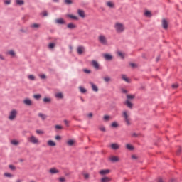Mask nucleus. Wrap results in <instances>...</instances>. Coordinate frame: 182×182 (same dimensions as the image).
<instances>
[{
  "mask_svg": "<svg viewBox=\"0 0 182 182\" xmlns=\"http://www.w3.org/2000/svg\"><path fill=\"white\" fill-rule=\"evenodd\" d=\"M122 117L127 126H130V124H132V118L130 117V112L127 110H124L122 112Z\"/></svg>",
  "mask_w": 182,
  "mask_h": 182,
  "instance_id": "f257e3e1",
  "label": "nucleus"
},
{
  "mask_svg": "<svg viewBox=\"0 0 182 182\" xmlns=\"http://www.w3.org/2000/svg\"><path fill=\"white\" fill-rule=\"evenodd\" d=\"M136 96L134 95H127V100L124 102V105L128 107V109H133V102L131 100H133Z\"/></svg>",
  "mask_w": 182,
  "mask_h": 182,
  "instance_id": "f03ea898",
  "label": "nucleus"
},
{
  "mask_svg": "<svg viewBox=\"0 0 182 182\" xmlns=\"http://www.w3.org/2000/svg\"><path fill=\"white\" fill-rule=\"evenodd\" d=\"M114 28L117 32V33H123L124 31H126V26L123 23L116 22L114 23Z\"/></svg>",
  "mask_w": 182,
  "mask_h": 182,
  "instance_id": "7ed1b4c3",
  "label": "nucleus"
},
{
  "mask_svg": "<svg viewBox=\"0 0 182 182\" xmlns=\"http://www.w3.org/2000/svg\"><path fill=\"white\" fill-rule=\"evenodd\" d=\"M16 117H18V109H14L9 112L7 119L10 120V122H14L16 120Z\"/></svg>",
  "mask_w": 182,
  "mask_h": 182,
  "instance_id": "20e7f679",
  "label": "nucleus"
},
{
  "mask_svg": "<svg viewBox=\"0 0 182 182\" xmlns=\"http://www.w3.org/2000/svg\"><path fill=\"white\" fill-rule=\"evenodd\" d=\"M98 42H100V43L101 45H103L104 46H107V45H109L107 37H106V36H105L104 34H100L98 36Z\"/></svg>",
  "mask_w": 182,
  "mask_h": 182,
  "instance_id": "39448f33",
  "label": "nucleus"
},
{
  "mask_svg": "<svg viewBox=\"0 0 182 182\" xmlns=\"http://www.w3.org/2000/svg\"><path fill=\"white\" fill-rule=\"evenodd\" d=\"M28 141L29 143H31V144H41V141H39V139L38 137L35 136V135H31L28 138Z\"/></svg>",
  "mask_w": 182,
  "mask_h": 182,
  "instance_id": "423d86ee",
  "label": "nucleus"
},
{
  "mask_svg": "<svg viewBox=\"0 0 182 182\" xmlns=\"http://www.w3.org/2000/svg\"><path fill=\"white\" fill-rule=\"evenodd\" d=\"M54 96L55 99H58L59 100H62L63 99H65V95H63V92H55Z\"/></svg>",
  "mask_w": 182,
  "mask_h": 182,
  "instance_id": "0eeeda50",
  "label": "nucleus"
},
{
  "mask_svg": "<svg viewBox=\"0 0 182 182\" xmlns=\"http://www.w3.org/2000/svg\"><path fill=\"white\" fill-rule=\"evenodd\" d=\"M6 55L11 56V58H16V52L14 50H9L6 52Z\"/></svg>",
  "mask_w": 182,
  "mask_h": 182,
  "instance_id": "6e6552de",
  "label": "nucleus"
},
{
  "mask_svg": "<svg viewBox=\"0 0 182 182\" xmlns=\"http://www.w3.org/2000/svg\"><path fill=\"white\" fill-rule=\"evenodd\" d=\"M109 160L112 163H117L120 161V158H119V156H111L109 157Z\"/></svg>",
  "mask_w": 182,
  "mask_h": 182,
  "instance_id": "1a4fd4ad",
  "label": "nucleus"
},
{
  "mask_svg": "<svg viewBox=\"0 0 182 182\" xmlns=\"http://www.w3.org/2000/svg\"><path fill=\"white\" fill-rule=\"evenodd\" d=\"M105 60H113V55L109 53H105L102 55Z\"/></svg>",
  "mask_w": 182,
  "mask_h": 182,
  "instance_id": "9d476101",
  "label": "nucleus"
},
{
  "mask_svg": "<svg viewBox=\"0 0 182 182\" xmlns=\"http://www.w3.org/2000/svg\"><path fill=\"white\" fill-rule=\"evenodd\" d=\"M110 147L112 150H119V149H120V145L117 143H112L111 144Z\"/></svg>",
  "mask_w": 182,
  "mask_h": 182,
  "instance_id": "9b49d317",
  "label": "nucleus"
},
{
  "mask_svg": "<svg viewBox=\"0 0 182 182\" xmlns=\"http://www.w3.org/2000/svg\"><path fill=\"white\" fill-rule=\"evenodd\" d=\"M85 53V47L83 46H78L77 48V53L78 55H82Z\"/></svg>",
  "mask_w": 182,
  "mask_h": 182,
  "instance_id": "f8f14e48",
  "label": "nucleus"
},
{
  "mask_svg": "<svg viewBox=\"0 0 182 182\" xmlns=\"http://www.w3.org/2000/svg\"><path fill=\"white\" fill-rule=\"evenodd\" d=\"M23 103L26 105V106H32L33 102L32 100L29 98H26L23 101Z\"/></svg>",
  "mask_w": 182,
  "mask_h": 182,
  "instance_id": "ddd939ff",
  "label": "nucleus"
},
{
  "mask_svg": "<svg viewBox=\"0 0 182 182\" xmlns=\"http://www.w3.org/2000/svg\"><path fill=\"white\" fill-rule=\"evenodd\" d=\"M110 173V170L109 169H102L99 171V174L100 176H106Z\"/></svg>",
  "mask_w": 182,
  "mask_h": 182,
  "instance_id": "4468645a",
  "label": "nucleus"
},
{
  "mask_svg": "<svg viewBox=\"0 0 182 182\" xmlns=\"http://www.w3.org/2000/svg\"><path fill=\"white\" fill-rule=\"evenodd\" d=\"M49 173H50V174H59L60 171H59V169H58L56 168H51L49 170Z\"/></svg>",
  "mask_w": 182,
  "mask_h": 182,
  "instance_id": "2eb2a0df",
  "label": "nucleus"
},
{
  "mask_svg": "<svg viewBox=\"0 0 182 182\" xmlns=\"http://www.w3.org/2000/svg\"><path fill=\"white\" fill-rule=\"evenodd\" d=\"M90 85L92 87V90H93V92H99V87H97L96 86V85H95V83L93 82H90Z\"/></svg>",
  "mask_w": 182,
  "mask_h": 182,
  "instance_id": "dca6fc26",
  "label": "nucleus"
},
{
  "mask_svg": "<svg viewBox=\"0 0 182 182\" xmlns=\"http://www.w3.org/2000/svg\"><path fill=\"white\" fill-rule=\"evenodd\" d=\"M91 64L93 66V68H95V69H96L97 70H99V63H97V61L92 60L91 62Z\"/></svg>",
  "mask_w": 182,
  "mask_h": 182,
  "instance_id": "f3484780",
  "label": "nucleus"
},
{
  "mask_svg": "<svg viewBox=\"0 0 182 182\" xmlns=\"http://www.w3.org/2000/svg\"><path fill=\"white\" fill-rule=\"evenodd\" d=\"M31 29H39L41 28V24L38 23H32L30 25Z\"/></svg>",
  "mask_w": 182,
  "mask_h": 182,
  "instance_id": "a211bd4d",
  "label": "nucleus"
},
{
  "mask_svg": "<svg viewBox=\"0 0 182 182\" xmlns=\"http://www.w3.org/2000/svg\"><path fill=\"white\" fill-rule=\"evenodd\" d=\"M162 26L164 29H167V28H168V23L167 22V20L166 19L162 20Z\"/></svg>",
  "mask_w": 182,
  "mask_h": 182,
  "instance_id": "6ab92c4d",
  "label": "nucleus"
},
{
  "mask_svg": "<svg viewBox=\"0 0 182 182\" xmlns=\"http://www.w3.org/2000/svg\"><path fill=\"white\" fill-rule=\"evenodd\" d=\"M38 117H40V119H41V120H45L48 117V116H46V114H45L42 112H39L38 114Z\"/></svg>",
  "mask_w": 182,
  "mask_h": 182,
  "instance_id": "aec40b11",
  "label": "nucleus"
},
{
  "mask_svg": "<svg viewBox=\"0 0 182 182\" xmlns=\"http://www.w3.org/2000/svg\"><path fill=\"white\" fill-rule=\"evenodd\" d=\"M47 144L50 147H55V146H56V142H55L54 141H52V140H48L47 141Z\"/></svg>",
  "mask_w": 182,
  "mask_h": 182,
  "instance_id": "412c9836",
  "label": "nucleus"
},
{
  "mask_svg": "<svg viewBox=\"0 0 182 182\" xmlns=\"http://www.w3.org/2000/svg\"><path fill=\"white\" fill-rule=\"evenodd\" d=\"M110 181H112V178L107 176H105L100 180V182H110Z\"/></svg>",
  "mask_w": 182,
  "mask_h": 182,
  "instance_id": "4be33fe9",
  "label": "nucleus"
},
{
  "mask_svg": "<svg viewBox=\"0 0 182 182\" xmlns=\"http://www.w3.org/2000/svg\"><path fill=\"white\" fill-rule=\"evenodd\" d=\"M43 102L44 103H51L52 102V98L46 97L43 99Z\"/></svg>",
  "mask_w": 182,
  "mask_h": 182,
  "instance_id": "5701e85b",
  "label": "nucleus"
},
{
  "mask_svg": "<svg viewBox=\"0 0 182 182\" xmlns=\"http://www.w3.org/2000/svg\"><path fill=\"white\" fill-rule=\"evenodd\" d=\"M68 18H70V19H73L74 21H78L79 18L76 16L72 15V14H68Z\"/></svg>",
  "mask_w": 182,
  "mask_h": 182,
  "instance_id": "b1692460",
  "label": "nucleus"
},
{
  "mask_svg": "<svg viewBox=\"0 0 182 182\" xmlns=\"http://www.w3.org/2000/svg\"><path fill=\"white\" fill-rule=\"evenodd\" d=\"M122 80H124V82H127V83H130V80L127 78L126 75H122Z\"/></svg>",
  "mask_w": 182,
  "mask_h": 182,
  "instance_id": "393cba45",
  "label": "nucleus"
},
{
  "mask_svg": "<svg viewBox=\"0 0 182 182\" xmlns=\"http://www.w3.org/2000/svg\"><path fill=\"white\" fill-rule=\"evenodd\" d=\"M55 22L59 25H63V23H65V20H63V18H58L55 20Z\"/></svg>",
  "mask_w": 182,
  "mask_h": 182,
  "instance_id": "a878e982",
  "label": "nucleus"
},
{
  "mask_svg": "<svg viewBox=\"0 0 182 182\" xmlns=\"http://www.w3.org/2000/svg\"><path fill=\"white\" fill-rule=\"evenodd\" d=\"M77 14H78L79 16H80L81 18H85V11H83L82 10L79 9L77 11Z\"/></svg>",
  "mask_w": 182,
  "mask_h": 182,
  "instance_id": "bb28decb",
  "label": "nucleus"
},
{
  "mask_svg": "<svg viewBox=\"0 0 182 182\" xmlns=\"http://www.w3.org/2000/svg\"><path fill=\"white\" fill-rule=\"evenodd\" d=\"M67 28H68V29H75L76 25L70 23L67 25Z\"/></svg>",
  "mask_w": 182,
  "mask_h": 182,
  "instance_id": "cd10ccee",
  "label": "nucleus"
},
{
  "mask_svg": "<svg viewBox=\"0 0 182 182\" xmlns=\"http://www.w3.org/2000/svg\"><path fill=\"white\" fill-rule=\"evenodd\" d=\"M117 56L120 58L121 59H124V53H122L121 51H117Z\"/></svg>",
  "mask_w": 182,
  "mask_h": 182,
  "instance_id": "c85d7f7f",
  "label": "nucleus"
},
{
  "mask_svg": "<svg viewBox=\"0 0 182 182\" xmlns=\"http://www.w3.org/2000/svg\"><path fill=\"white\" fill-rule=\"evenodd\" d=\"M126 149H127V150H134V147L130 144H126Z\"/></svg>",
  "mask_w": 182,
  "mask_h": 182,
  "instance_id": "c756f323",
  "label": "nucleus"
},
{
  "mask_svg": "<svg viewBox=\"0 0 182 182\" xmlns=\"http://www.w3.org/2000/svg\"><path fill=\"white\" fill-rule=\"evenodd\" d=\"M67 144L68 146H73V144H75V140L69 139L68 141H67Z\"/></svg>",
  "mask_w": 182,
  "mask_h": 182,
  "instance_id": "7c9ffc66",
  "label": "nucleus"
},
{
  "mask_svg": "<svg viewBox=\"0 0 182 182\" xmlns=\"http://www.w3.org/2000/svg\"><path fill=\"white\" fill-rule=\"evenodd\" d=\"M11 144H13V146H18L19 144V141L15 139H13L11 141Z\"/></svg>",
  "mask_w": 182,
  "mask_h": 182,
  "instance_id": "2f4dec72",
  "label": "nucleus"
},
{
  "mask_svg": "<svg viewBox=\"0 0 182 182\" xmlns=\"http://www.w3.org/2000/svg\"><path fill=\"white\" fill-rule=\"evenodd\" d=\"M144 15L147 18H151V12H150L149 11H145Z\"/></svg>",
  "mask_w": 182,
  "mask_h": 182,
  "instance_id": "473e14b6",
  "label": "nucleus"
},
{
  "mask_svg": "<svg viewBox=\"0 0 182 182\" xmlns=\"http://www.w3.org/2000/svg\"><path fill=\"white\" fill-rule=\"evenodd\" d=\"M16 3L17 5L22 6L25 4V1H23V0H16Z\"/></svg>",
  "mask_w": 182,
  "mask_h": 182,
  "instance_id": "72a5a7b5",
  "label": "nucleus"
},
{
  "mask_svg": "<svg viewBox=\"0 0 182 182\" xmlns=\"http://www.w3.org/2000/svg\"><path fill=\"white\" fill-rule=\"evenodd\" d=\"M103 79L106 82H112V78L109 76H106Z\"/></svg>",
  "mask_w": 182,
  "mask_h": 182,
  "instance_id": "f704fd0d",
  "label": "nucleus"
},
{
  "mask_svg": "<svg viewBox=\"0 0 182 182\" xmlns=\"http://www.w3.org/2000/svg\"><path fill=\"white\" fill-rule=\"evenodd\" d=\"M82 176H83L85 180H89V178L90 177V175H89V173H83Z\"/></svg>",
  "mask_w": 182,
  "mask_h": 182,
  "instance_id": "c9c22d12",
  "label": "nucleus"
},
{
  "mask_svg": "<svg viewBox=\"0 0 182 182\" xmlns=\"http://www.w3.org/2000/svg\"><path fill=\"white\" fill-rule=\"evenodd\" d=\"M79 90L81 93H86V92H87V90H86L83 87H79Z\"/></svg>",
  "mask_w": 182,
  "mask_h": 182,
  "instance_id": "e433bc0d",
  "label": "nucleus"
},
{
  "mask_svg": "<svg viewBox=\"0 0 182 182\" xmlns=\"http://www.w3.org/2000/svg\"><path fill=\"white\" fill-rule=\"evenodd\" d=\"M33 97L36 100H39V99H41L42 97V95H41V94H36V95H33Z\"/></svg>",
  "mask_w": 182,
  "mask_h": 182,
  "instance_id": "4c0bfd02",
  "label": "nucleus"
},
{
  "mask_svg": "<svg viewBox=\"0 0 182 182\" xmlns=\"http://www.w3.org/2000/svg\"><path fill=\"white\" fill-rule=\"evenodd\" d=\"M107 6H108L109 8H113V6H114V4L112 1H108L107 2Z\"/></svg>",
  "mask_w": 182,
  "mask_h": 182,
  "instance_id": "58836bf2",
  "label": "nucleus"
},
{
  "mask_svg": "<svg viewBox=\"0 0 182 182\" xmlns=\"http://www.w3.org/2000/svg\"><path fill=\"white\" fill-rule=\"evenodd\" d=\"M28 79H29V80H35V79H36V77H35V75H29L28 76Z\"/></svg>",
  "mask_w": 182,
  "mask_h": 182,
  "instance_id": "ea45409f",
  "label": "nucleus"
},
{
  "mask_svg": "<svg viewBox=\"0 0 182 182\" xmlns=\"http://www.w3.org/2000/svg\"><path fill=\"white\" fill-rule=\"evenodd\" d=\"M55 46H56V44H55L54 43H50L48 45L49 49H53V48H55Z\"/></svg>",
  "mask_w": 182,
  "mask_h": 182,
  "instance_id": "a19ab883",
  "label": "nucleus"
},
{
  "mask_svg": "<svg viewBox=\"0 0 182 182\" xmlns=\"http://www.w3.org/2000/svg\"><path fill=\"white\" fill-rule=\"evenodd\" d=\"M103 120H105V122H109L110 120V116L105 115L103 117Z\"/></svg>",
  "mask_w": 182,
  "mask_h": 182,
  "instance_id": "79ce46f5",
  "label": "nucleus"
},
{
  "mask_svg": "<svg viewBox=\"0 0 182 182\" xmlns=\"http://www.w3.org/2000/svg\"><path fill=\"white\" fill-rule=\"evenodd\" d=\"M4 177H8V178H11L14 177V175H12V173H5Z\"/></svg>",
  "mask_w": 182,
  "mask_h": 182,
  "instance_id": "37998d69",
  "label": "nucleus"
},
{
  "mask_svg": "<svg viewBox=\"0 0 182 182\" xmlns=\"http://www.w3.org/2000/svg\"><path fill=\"white\" fill-rule=\"evenodd\" d=\"M36 132L37 134H45V132H43V131H42L41 129H37L36 131Z\"/></svg>",
  "mask_w": 182,
  "mask_h": 182,
  "instance_id": "c03bdc74",
  "label": "nucleus"
},
{
  "mask_svg": "<svg viewBox=\"0 0 182 182\" xmlns=\"http://www.w3.org/2000/svg\"><path fill=\"white\" fill-rule=\"evenodd\" d=\"M99 129L101 131V132H106V128L105 127V126L103 125H101L99 127Z\"/></svg>",
  "mask_w": 182,
  "mask_h": 182,
  "instance_id": "a18cd8bd",
  "label": "nucleus"
},
{
  "mask_svg": "<svg viewBox=\"0 0 182 182\" xmlns=\"http://www.w3.org/2000/svg\"><path fill=\"white\" fill-rule=\"evenodd\" d=\"M55 128L57 130H62V129H63V127H62V125H55Z\"/></svg>",
  "mask_w": 182,
  "mask_h": 182,
  "instance_id": "49530a36",
  "label": "nucleus"
},
{
  "mask_svg": "<svg viewBox=\"0 0 182 182\" xmlns=\"http://www.w3.org/2000/svg\"><path fill=\"white\" fill-rule=\"evenodd\" d=\"M119 127V124H117V122H114L112 124V127Z\"/></svg>",
  "mask_w": 182,
  "mask_h": 182,
  "instance_id": "de8ad7c7",
  "label": "nucleus"
},
{
  "mask_svg": "<svg viewBox=\"0 0 182 182\" xmlns=\"http://www.w3.org/2000/svg\"><path fill=\"white\" fill-rule=\"evenodd\" d=\"M64 123L67 127H69V123H70V121H68V119L64 120Z\"/></svg>",
  "mask_w": 182,
  "mask_h": 182,
  "instance_id": "09e8293b",
  "label": "nucleus"
},
{
  "mask_svg": "<svg viewBox=\"0 0 182 182\" xmlns=\"http://www.w3.org/2000/svg\"><path fill=\"white\" fill-rule=\"evenodd\" d=\"M64 2L67 5H70V4H72V0H65Z\"/></svg>",
  "mask_w": 182,
  "mask_h": 182,
  "instance_id": "8fccbe9b",
  "label": "nucleus"
},
{
  "mask_svg": "<svg viewBox=\"0 0 182 182\" xmlns=\"http://www.w3.org/2000/svg\"><path fill=\"white\" fill-rule=\"evenodd\" d=\"M59 181L60 182H66V178H65L64 177H60V178H59Z\"/></svg>",
  "mask_w": 182,
  "mask_h": 182,
  "instance_id": "3c124183",
  "label": "nucleus"
},
{
  "mask_svg": "<svg viewBox=\"0 0 182 182\" xmlns=\"http://www.w3.org/2000/svg\"><path fill=\"white\" fill-rule=\"evenodd\" d=\"M87 117H88V119H92V117H93V113L90 112L87 114Z\"/></svg>",
  "mask_w": 182,
  "mask_h": 182,
  "instance_id": "603ef678",
  "label": "nucleus"
},
{
  "mask_svg": "<svg viewBox=\"0 0 182 182\" xmlns=\"http://www.w3.org/2000/svg\"><path fill=\"white\" fill-rule=\"evenodd\" d=\"M39 77H41V79H46V75L45 74L39 75Z\"/></svg>",
  "mask_w": 182,
  "mask_h": 182,
  "instance_id": "864d4df0",
  "label": "nucleus"
},
{
  "mask_svg": "<svg viewBox=\"0 0 182 182\" xmlns=\"http://www.w3.org/2000/svg\"><path fill=\"white\" fill-rule=\"evenodd\" d=\"M9 167L11 170H16V168L14 165H9Z\"/></svg>",
  "mask_w": 182,
  "mask_h": 182,
  "instance_id": "5fc2aeb1",
  "label": "nucleus"
},
{
  "mask_svg": "<svg viewBox=\"0 0 182 182\" xmlns=\"http://www.w3.org/2000/svg\"><path fill=\"white\" fill-rule=\"evenodd\" d=\"M177 87H178V84L176 83L172 85L173 89H177Z\"/></svg>",
  "mask_w": 182,
  "mask_h": 182,
  "instance_id": "6e6d98bb",
  "label": "nucleus"
},
{
  "mask_svg": "<svg viewBox=\"0 0 182 182\" xmlns=\"http://www.w3.org/2000/svg\"><path fill=\"white\" fill-rule=\"evenodd\" d=\"M4 4L6 5H10L11 4V0H5Z\"/></svg>",
  "mask_w": 182,
  "mask_h": 182,
  "instance_id": "4d7b16f0",
  "label": "nucleus"
},
{
  "mask_svg": "<svg viewBox=\"0 0 182 182\" xmlns=\"http://www.w3.org/2000/svg\"><path fill=\"white\" fill-rule=\"evenodd\" d=\"M55 140H62V137L59 135L55 136Z\"/></svg>",
  "mask_w": 182,
  "mask_h": 182,
  "instance_id": "13d9d810",
  "label": "nucleus"
},
{
  "mask_svg": "<svg viewBox=\"0 0 182 182\" xmlns=\"http://www.w3.org/2000/svg\"><path fill=\"white\" fill-rule=\"evenodd\" d=\"M132 159L133 160H137V159H139V156H137L136 155H132Z\"/></svg>",
  "mask_w": 182,
  "mask_h": 182,
  "instance_id": "bf43d9fd",
  "label": "nucleus"
},
{
  "mask_svg": "<svg viewBox=\"0 0 182 182\" xmlns=\"http://www.w3.org/2000/svg\"><path fill=\"white\" fill-rule=\"evenodd\" d=\"M0 60H5V56L2 54H0Z\"/></svg>",
  "mask_w": 182,
  "mask_h": 182,
  "instance_id": "052dcab7",
  "label": "nucleus"
},
{
  "mask_svg": "<svg viewBox=\"0 0 182 182\" xmlns=\"http://www.w3.org/2000/svg\"><path fill=\"white\" fill-rule=\"evenodd\" d=\"M137 136H138V135H137L136 133H132V137H137Z\"/></svg>",
  "mask_w": 182,
  "mask_h": 182,
  "instance_id": "680f3d73",
  "label": "nucleus"
},
{
  "mask_svg": "<svg viewBox=\"0 0 182 182\" xmlns=\"http://www.w3.org/2000/svg\"><path fill=\"white\" fill-rule=\"evenodd\" d=\"M43 16H48V12L43 11Z\"/></svg>",
  "mask_w": 182,
  "mask_h": 182,
  "instance_id": "e2e57ef3",
  "label": "nucleus"
},
{
  "mask_svg": "<svg viewBox=\"0 0 182 182\" xmlns=\"http://www.w3.org/2000/svg\"><path fill=\"white\" fill-rule=\"evenodd\" d=\"M85 73H90V70H84Z\"/></svg>",
  "mask_w": 182,
  "mask_h": 182,
  "instance_id": "0e129e2a",
  "label": "nucleus"
},
{
  "mask_svg": "<svg viewBox=\"0 0 182 182\" xmlns=\"http://www.w3.org/2000/svg\"><path fill=\"white\" fill-rule=\"evenodd\" d=\"M130 66H132V68H134L136 66V64L134 63H131L130 64Z\"/></svg>",
  "mask_w": 182,
  "mask_h": 182,
  "instance_id": "69168bd1",
  "label": "nucleus"
},
{
  "mask_svg": "<svg viewBox=\"0 0 182 182\" xmlns=\"http://www.w3.org/2000/svg\"><path fill=\"white\" fill-rule=\"evenodd\" d=\"M80 100L81 102H85V99H83V97H80Z\"/></svg>",
  "mask_w": 182,
  "mask_h": 182,
  "instance_id": "338daca9",
  "label": "nucleus"
},
{
  "mask_svg": "<svg viewBox=\"0 0 182 182\" xmlns=\"http://www.w3.org/2000/svg\"><path fill=\"white\" fill-rule=\"evenodd\" d=\"M16 182H22V180L18 179Z\"/></svg>",
  "mask_w": 182,
  "mask_h": 182,
  "instance_id": "774afa93",
  "label": "nucleus"
}]
</instances>
